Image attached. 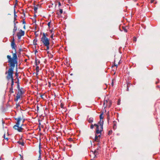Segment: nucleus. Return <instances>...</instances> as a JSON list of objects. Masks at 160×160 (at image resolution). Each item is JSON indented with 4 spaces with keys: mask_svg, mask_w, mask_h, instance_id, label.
Instances as JSON below:
<instances>
[{
    "mask_svg": "<svg viewBox=\"0 0 160 160\" xmlns=\"http://www.w3.org/2000/svg\"><path fill=\"white\" fill-rule=\"evenodd\" d=\"M7 58L10 65L8 71V75L7 76V78L8 80L11 78V80H12V79H14L13 78V69L15 67V64L17 63L18 61H17V59L15 58L14 57L13 58H11V56L9 55L7 56Z\"/></svg>",
    "mask_w": 160,
    "mask_h": 160,
    "instance_id": "1",
    "label": "nucleus"
},
{
    "mask_svg": "<svg viewBox=\"0 0 160 160\" xmlns=\"http://www.w3.org/2000/svg\"><path fill=\"white\" fill-rule=\"evenodd\" d=\"M11 46L12 49H13L15 50V52L14 53H13V52H12V58H15L17 59V61H18V58L17 55V52H16V45L14 42V37L13 38L12 41L11 42Z\"/></svg>",
    "mask_w": 160,
    "mask_h": 160,
    "instance_id": "2",
    "label": "nucleus"
},
{
    "mask_svg": "<svg viewBox=\"0 0 160 160\" xmlns=\"http://www.w3.org/2000/svg\"><path fill=\"white\" fill-rule=\"evenodd\" d=\"M41 40L43 43L44 46L50 44L49 39L46 37V34L44 33H43Z\"/></svg>",
    "mask_w": 160,
    "mask_h": 160,
    "instance_id": "3",
    "label": "nucleus"
},
{
    "mask_svg": "<svg viewBox=\"0 0 160 160\" xmlns=\"http://www.w3.org/2000/svg\"><path fill=\"white\" fill-rule=\"evenodd\" d=\"M98 136L97 135V134H95V136L94 139V141L95 142H98V145H99V142H100L99 139L101 138V134H99Z\"/></svg>",
    "mask_w": 160,
    "mask_h": 160,
    "instance_id": "4",
    "label": "nucleus"
},
{
    "mask_svg": "<svg viewBox=\"0 0 160 160\" xmlns=\"http://www.w3.org/2000/svg\"><path fill=\"white\" fill-rule=\"evenodd\" d=\"M21 119V118L20 117H19L17 118H15V120L17 121V122L16 123V124L13 127V128H16L18 126H19Z\"/></svg>",
    "mask_w": 160,
    "mask_h": 160,
    "instance_id": "5",
    "label": "nucleus"
},
{
    "mask_svg": "<svg viewBox=\"0 0 160 160\" xmlns=\"http://www.w3.org/2000/svg\"><path fill=\"white\" fill-rule=\"evenodd\" d=\"M104 121L103 120H100L98 124H99V126H100V130L103 131V124Z\"/></svg>",
    "mask_w": 160,
    "mask_h": 160,
    "instance_id": "6",
    "label": "nucleus"
},
{
    "mask_svg": "<svg viewBox=\"0 0 160 160\" xmlns=\"http://www.w3.org/2000/svg\"><path fill=\"white\" fill-rule=\"evenodd\" d=\"M41 143H40L39 145V156L38 157V160H41Z\"/></svg>",
    "mask_w": 160,
    "mask_h": 160,
    "instance_id": "7",
    "label": "nucleus"
},
{
    "mask_svg": "<svg viewBox=\"0 0 160 160\" xmlns=\"http://www.w3.org/2000/svg\"><path fill=\"white\" fill-rule=\"evenodd\" d=\"M102 131L101 130H99V128L98 127L96 128V132H95V134H101V132Z\"/></svg>",
    "mask_w": 160,
    "mask_h": 160,
    "instance_id": "8",
    "label": "nucleus"
},
{
    "mask_svg": "<svg viewBox=\"0 0 160 160\" xmlns=\"http://www.w3.org/2000/svg\"><path fill=\"white\" fill-rule=\"evenodd\" d=\"M14 28L13 29V35H14L15 33V32L17 30V27L16 26V23H15V22H14Z\"/></svg>",
    "mask_w": 160,
    "mask_h": 160,
    "instance_id": "9",
    "label": "nucleus"
},
{
    "mask_svg": "<svg viewBox=\"0 0 160 160\" xmlns=\"http://www.w3.org/2000/svg\"><path fill=\"white\" fill-rule=\"evenodd\" d=\"M15 129L17 130L19 132H21L23 128L21 127L18 126L16 128H14Z\"/></svg>",
    "mask_w": 160,
    "mask_h": 160,
    "instance_id": "10",
    "label": "nucleus"
},
{
    "mask_svg": "<svg viewBox=\"0 0 160 160\" xmlns=\"http://www.w3.org/2000/svg\"><path fill=\"white\" fill-rule=\"evenodd\" d=\"M40 62V60L39 59H37V58H36L35 59V64L36 66L38 65Z\"/></svg>",
    "mask_w": 160,
    "mask_h": 160,
    "instance_id": "11",
    "label": "nucleus"
},
{
    "mask_svg": "<svg viewBox=\"0 0 160 160\" xmlns=\"http://www.w3.org/2000/svg\"><path fill=\"white\" fill-rule=\"evenodd\" d=\"M18 34H19L20 35L23 36L25 34L24 31L22 30L21 29L20 31V32L17 33Z\"/></svg>",
    "mask_w": 160,
    "mask_h": 160,
    "instance_id": "12",
    "label": "nucleus"
},
{
    "mask_svg": "<svg viewBox=\"0 0 160 160\" xmlns=\"http://www.w3.org/2000/svg\"><path fill=\"white\" fill-rule=\"evenodd\" d=\"M14 22H15L16 20H17V16L16 15V12L15 11V9H14Z\"/></svg>",
    "mask_w": 160,
    "mask_h": 160,
    "instance_id": "13",
    "label": "nucleus"
},
{
    "mask_svg": "<svg viewBox=\"0 0 160 160\" xmlns=\"http://www.w3.org/2000/svg\"><path fill=\"white\" fill-rule=\"evenodd\" d=\"M108 103V101L107 100H104L103 103V106L105 108L107 106V104Z\"/></svg>",
    "mask_w": 160,
    "mask_h": 160,
    "instance_id": "14",
    "label": "nucleus"
},
{
    "mask_svg": "<svg viewBox=\"0 0 160 160\" xmlns=\"http://www.w3.org/2000/svg\"><path fill=\"white\" fill-rule=\"evenodd\" d=\"M88 121L89 123L92 122H93V118H89L88 120Z\"/></svg>",
    "mask_w": 160,
    "mask_h": 160,
    "instance_id": "15",
    "label": "nucleus"
},
{
    "mask_svg": "<svg viewBox=\"0 0 160 160\" xmlns=\"http://www.w3.org/2000/svg\"><path fill=\"white\" fill-rule=\"evenodd\" d=\"M18 94L22 95L23 94V92L22 91V90L21 89L18 90Z\"/></svg>",
    "mask_w": 160,
    "mask_h": 160,
    "instance_id": "16",
    "label": "nucleus"
},
{
    "mask_svg": "<svg viewBox=\"0 0 160 160\" xmlns=\"http://www.w3.org/2000/svg\"><path fill=\"white\" fill-rule=\"evenodd\" d=\"M37 39L36 38L35 39L33 40V44L34 45H37Z\"/></svg>",
    "mask_w": 160,
    "mask_h": 160,
    "instance_id": "17",
    "label": "nucleus"
},
{
    "mask_svg": "<svg viewBox=\"0 0 160 160\" xmlns=\"http://www.w3.org/2000/svg\"><path fill=\"white\" fill-rule=\"evenodd\" d=\"M17 143L19 144L22 145V146H23L24 145V142H21L20 141H18L17 142Z\"/></svg>",
    "mask_w": 160,
    "mask_h": 160,
    "instance_id": "18",
    "label": "nucleus"
},
{
    "mask_svg": "<svg viewBox=\"0 0 160 160\" xmlns=\"http://www.w3.org/2000/svg\"><path fill=\"white\" fill-rule=\"evenodd\" d=\"M9 92L11 93H13L14 92L13 91V88H10L9 89Z\"/></svg>",
    "mask_w": 160,
    "mask_h": 160,
    "instance_id": "19",
    "label": "nucleus"
},
{
    "mask_svg": "<svg viewBox=\"0 0 160 160\" xmlns=\"http://www.w3.org/2000/svg\"><path fill=\"white\" fill-rule=\"evenodd\" d=\"M38 9V7L37 6H34V10L35 12H37V11Z\"/></svg>",
    "mask_w": 160,
    "mask_h": 160,
    "instance_id": "20",
    "label": "nucleus"
},
{
    "mask_svg": "<svg viewBox=\"0 0 160 160\" xmlns=\"http://www.w3.org/2000/svg\"><path fill=\"white\" fill-rule=\"evenodd\" d=\"M14 79H12V80H11V88H13V85H14Z\"/></svg>",
    "mask_w": 160,
    "mask_h": 160,
    "instance_id": "21",
    "label": "nucleus"
},
{
    "mask_svg": "<svg viewBox=\"0 0 160 160\" xmlns=\"http://www.w3.org/2000/svg\"><path fill=\"white\" fill-rule=\"evenodd\" d=\"M99 118H100V120H101L103 118V113H101L100 115Z\"/></svg>",
    "mask_w": 160,
    "mask_h": 160,
    "instance_id": "22",
    "label": "nucleus"
},
{
    "mask_svg": "<svg viewBox=\"0 0 160 160\" xmlns=\"http://www.w3.org/2000/svg\"><path fill=\"white\" fill-rule=\"evenodd\" d=\"M46 47V50H48L50 48V44L46 45L44 46Z\"/></svg>",
    "mask_w": 160,
    "mask_h": 160,
    "instance_id": "23",
    "label": "nucleus"
},
{
    "mask_svg": "<svg viewBox=\"0 0 160 160\" xmlns=\"http://www.w3.org/2000/svg\"><path fill=\"white\" fill-rule=\"evenodd\" d=\"M39 67L38 65L36 66V72H39Z\"/></svg>",
    "mask_w": 160,
    "mask_h": 160,
    "instance_id": "24",
    "label": "nucleus"
},
{
    "mask_svg": "<svg viewBox=\"0 0 160 160\" xmlns=\"http://www.w3.org/2000/svg\"><path fill=\"white\" fill-rule=\"evenodd\" d=\"M98 153V152L97 150L96 149L95 150V151L94 152V153H93V154H94V157H96V154L97 153Z\"/></svg>",
    "mask_w": 160,
    "mask_h": 160,
    "instance_id": "25",
    "label": "nucleus"
},
{
    "mask_svg": "<svg viewBox=\"0 0 160 160\" xmlns=\"http://www.w3.org/2000/svg\"><path fill=\"white\" fill-rule=\"evenodd\" d=\"M21 96V95H20L19 94H17V96H16V98H17V99H19L20 98V97Z\"/></svg>",
    "mask_w": 160,
    "mask_h": 160,
    "instance_id": "26",
    "label": "nucleus"
},
{
    "mask_svg": "<svg viewBox=\"0 0 160 160\" xmlns=\"http://www.w3.org/2000/svg\"><path fill=\"white\" fill-rule=\"evenodd\" d=\"M122 28H123V30L125 32H127V30L126 28V27H123Z\"/></svg>",
    "mask_w": 160,
    "mask_h": 160,
    "instance_id": "27",
    "label": "nucleus"
},
{
    "mask_svg": "<svg viewBox=\"0 0 160 160\" xmlns=\"http://www.w3.org/2000/svg\"><path fill=\"white\" fill-rule=\"evenodd\" d=\"M112 101H110L109 102V105H108V107L109 108H110L112 105Z\"/></svg>",
    "mask_w": 160,
    "mask_h": 160,
    "instance_id": "28",
    "label": "nucleus"
},
{
    "mask_svg": "<svg viewBox=\"0 0 160 160\" xmlns=\"http://www.w3.org/2000/svg\"><path fill=\"white\" fill-rule=\"evenodd\" d=\"M17 36L18 37V39H20L21 38V37L22 36L20 35L19 34H17Z\"/></svg>",
    "mask_w": 160,
    "mask_h": 160,
    "instance_id": "29",
    "label": "nucleus"
},
{
    "mask_svg": "<svg viewBox=\"0 0 160 160\" xmlns=\"http://www.w3.org/2000/svg\"><path fill=\"white\" fill-rule=\"evenodd\" d=\"M93 125H94V126L96 127V128H97L98 127V128H99V125H98V124H94Z\"/></svg>",
    "mask_w": 160,
    "mask_h": 160,
    "instance_id": "30",
    "label": "nucleus"
},
{
    "mask_svg": "<svg viewBox=\"0 0 160 160\" xmlns=\"http://www.w3.org/2000/svg\"><path fill=\"white\" fill-rule=\"evenodd\" d=\"M16 78L17 79L18 81H16V82H15L16 83H17V84H19V79L18 78V77H17Z\"/></svg>",
    "mask_w": 160,
    "mask_h": 160,
    "instance_id": "31",
    "label": "nucleus"
},
{
    "mask_svg": "<svg viewBox=\"0 0 160 160\" xmlns=\"http://www.w3.org/2000/svg\"><path fill=\"white\" fill-rule=\"evenodd\" d=\"M60 107L61 108H64V104L61 103L60 105Z\"/></svg>",
    "mask_w": 160,
    "mask_h": 160,
    "instance_id": "32",
    "label": "nucleus"
},
{
    "mask_svg": "<svg viewBox=\"0 0 160 160\" xmlns=\"http://www.w3.org/2000/svg\"><path fill=\"white\" fill-rule=\"evenodd\" d=\"M59 12L60 14H62L63 12V10L62 9H59Z\"/></svg>",
    "mask_w": 160,
    "mask_h": 160,
    "instance_id": "33",
    "label": "nucleus"
},
{
    "mask_svg": "<svg viewBox=\"0 0 160 160\" xmlns=\"http://www.w3.org/2000/svg\"><path fill=\"white\" fill-rule=\"evenodd\" d=\"M17 88H18V90L21 89V88H20V87L19 84H17Z\"/></svg>",
    "mask_w": 160,
    "mask_h": 160,
    "instance_id": "34",
    "label": "nucleus"
},
{
    "mask_svg": "<svg viewBox=\"0 0 160 160\" xmlns=\"http://www.w3.org/2000/svg\"><path fill=\"white\" fill-rule=\"evenodd\" d=\"M53 33L50 36V38L52 39H53Z\"/></svg>",
    "mask_w": 160,
    "mask_h": 160,
    "instance_id": "35",
    "label": "nucleus"
},
{
    "mask_svg": "<svg viewBox=\"0 0 160 160\" xmlns=\"http://www.w3.org/2000/svg\"><path fill=\"white\" fill-rule=\"evenodd\" d=\"M133 40L134 42H136V41H137V38L136 37H134V38H133Z\"/></svg>",
    "mask_w": 160,
    "mask_h": 160,
    "instance_id": "36",
    "label": "nucleus"
},
{
    "mask_svg": "<svg viewBox=\"0 0 160 160\" xmlns=\"http://www.w3.org/2000/svg\"><path fill=\"white\" fill-rule=\"evenodd\" d=\"M93 127H94V125H93V124H91V126H90V128L92 129H93Z\"/></svg>",
    "mask_w": 160,
    "mask_h": 160,
    "instance_id": "37",
    "label": "nucleus"
},
{
    "mask_svg": "<svg viewBox=\"0 0 160 160\" xmlns=\"http://www.w3.org/2000/svg\"><path fill=\"white\" fill-rule=\"evenodd\" d=\"M101 148V147L100 146H99L97 148V149H96L98 151V150H100V149Z\"/></svg>",
    "mask_w": 160,
    "mask_h": 160,
    "instance_id": "38",
    "label": "nucleus"
},
{
    "mask_svg": "<svg viewBox=\"0 0 160 160\" xmlns=\"http://www.w3.org/2000/svg\"><path fill=\"white\" fill-rule=\"evenodd\" d=\"M112 130H109V131H108V134H111V133L112 132Z\"/></svg>",
    "mask_w": 160,
    "mask_h": 160,
    "instance_id": "39",
    "label": "nucleus"
},
{
    "mask_svg": "<svg viewBox=\"0 0 160 160\" xmlns=\"http://www.w3.org/2000/svg\"><path fill=\"white\" fill-rule=\"evenodd\" d=\"M20 159L21 160H22L23 159V156H22L21 155H20Z\"/></svg>",
    "mask_w": 160,
    "mask_h": 160,
    "instance_id": "40",
    "label": "nucleus"
},
{
    "mask_svg": "<svg viewBox=\"0 0 160 160\" xmlns=\"http://www.w3.org/2000/svg\"><path fill=\"white\" fill-rule=\"evenodd\" d=\"M109 119H110L109 117V116H108V118H107V120H108V123H109Z\"/></svg>",
    "mask_w": 160,
    "mask_h": 160,
    "instance_id": "41",
    "label": "nucleus"
},
{
    "mask_svg": "<svg viewBox=\"0 0 160 160\" xmlns=\"http://www.w3.org/2000/svg\"><path fill=\"white\" fill-rule=\"evenodd\" d=\"M50 23H51V22H48V27H49L50 25Z\"/></svg>",
    "mask_w": 160,
    "mask_h": 160,
    "instance_id": "42",
    "label": "nucleus"
},
{
    "mask_svg": "<svg viewBox=\"0 0 160 160\" xmlns=\"http://www.w3.org/2000/svg\"><path fill=\"white\" fill-rule=\"evenodd\" d=\"M116 127V125L115 124H114L113 126V128L115 129Z\"/></svg>",
    "mask_w": 160,
    "mask_h": 160,
    "instance_id": "43",
    "label": "nucleus"
},
{
    "mask_svg": "<svg viewBox=\"0 0 160 160\" xmlns=\"http://www.w3.org/2000/svg\"><path fill=\"white\" fill-rule=\"evenodd\" d=\"M58 6L59 7H60V6H61V3L60 2H58Z\"/></svg>",
    "mask_w": 160,
    "mask_h": 160,
    "instance_id": "44",
    "label": "nucleus"
},
{
    "mask_svg": "<svg viewBox=\"0 0 160 160\" xmlns=\"http://www.w3.org/2000/svg\"><path fill=\"white\" fill-rule=\"evenodd\" d=\"M22 23L23 24H25L26 23V22L24 19H23V21H22Z\"/></svg>",
    "mask_w": 160,
    "mask_h": 160,
    "instance_id": "45",
    "label": "nucleus"
},
{
    "mask_svg": "<svg viewBox=\"0 0 160 160\" xmlns=\"http://www.w3.org/2000/svg\"><path fill=\"white\" fill-rule=\"evenodd\" d=\"M18 100V98L17 99V98H15V99L14 100H15V101H17Z\"/></svg>",
    "mask_w": 160,
    "mask_h": 160,
    "instance_id": "46",
    "label": "nucleus"
},
{
    "mask_svg": "<svg viewBox=\"0 0 160 160\" xmlns=\"http://www.w3.org/2000/svg\"><path fill=\"white\" fill-rule=\"evenodd\" d=\"M117 104H118V105H120V101H118Z\"/></svg>",
    "mask_w": 160,
    "mask_h": 160,
    "instance_id": "47",
    "label": "nucleus"
},
{
    "mask_svg": "<svg viewBox=\"0 0 160 160\" xmlns=\"http://www.w3.org/2000/svg\"><path fill=\"white\" fill-rule=\"evenodd\" d=\"M127 91H128V90H129L128 87V85H127Z\"/></svg>",
    "mask_w": 160,
    "mask_h": 160,
    "instance_id": "48",
    "label": "nucleus"
},
{
    "mask_svg": "<svg viewBox=\"0 0 160 160\" xmlns=\"http://www.w3.org/2000/svg\"><path fill=\"white\" fill-rule=\"evenodd\" d=\"M3 138H5V134H4L3 135Z\"/></svg>",
    "mask_w": 160,
    "mask_h": 160,
    "instance_id": "49",
    "label": "nucleus"
},
{
    "mask_svg": "<svg viewBox=\"0 0 160 160\" xmlns=\"http://www.w3.org/2000/svg\"><path fill=\"white\" fill-rule=\"evenodd\" d=\"M39 109V107L38 106H37V110L38 111V110Z\"/></svg>",
    "mask_w": 160,
    "mask_h": 160,
    "instance_id": "50",
    "label": "nucleus"
},
{
    "mask_svg": "<svg viewBox=\"0 0 160 160\" xmlns=\"http://www.w3.org/2000/svg\"><path fill=\"white\" fill-rule=\"evenodd\" d=\"M25 121V119L24 118L23 119L22 122V123H23Z\"/></svg>",
    "mask_w": 160,
    "mask_h": 160,
    "instance_id": "51",
    "label": "nucleus"
},
{
    "mask_svg": "<svg viewBox=\"0 0 160 160\" xmlns=\"http://www.w3.org/2000/svg\"><path fill=\"white\" fill-rule=\"evenodd\" d=\"M38 52V51H37V50H36L35 51V53L36 54V52Z\"/></svg>",
    "mask_w": 160,
    "mask_h": 160,
    "instance_id": "52",
    "label": "nucleus"
},
{
    "mask_svg": "<svg viewBox=\"0 0 160 160\" xmlns=\"http://www.w3.org/2000/svg\"><path fill=\"white\" fill-rule=\"evenodd\" d=\"M5 139H6L7 141L8 140V138H5Z\"/></svg>",
    "mask_w": 160,
    "mask_h": 160,
    "instance_id": "53",
    "label": "nucleus"
},
{
    "mask_svg": "<svg viewBox=\"0 0 160 160\" xmlns=\"http://www.w3.org/2000/svg\"><path fill=\"white\" fill-rule=\"evenodd\" d=\"M43 96V95H41V96H40L42 98H42V97Z\"/></svg>",
    "mask_w": 160,
    "mask_h": 160,
    "instance_id": "54",
    "label": "nucleus"
},
{
    "mask_svg": "<svg viewBox=\"0 0 160 160\" xmlns=\"http://www.w3.org/2000/svg\"><path fill=\"white\" fill-rule=\"evenodd\" d=\"M112 86H113V82H112Z\"/></svg>",
    "mask_w": 160,
    "mask_h": 160,
    "instance_id": "55",
    "label": "nucleus"
},
{
    "mask_svg": "<svg viewBox=\"0 0 160 160\" xmlns=\"http://www.w3.org/2000/svg\"><path fill=\"white\" fill-rule=\"evenodd\" d=\"M45 34H46V37H47V36H48V34L47 33H45Z\"/></svg>",
    "mask_w": 160,
    "mask_h": 160,
    "instance_id": "56",
    "label": "nucleus"
},
{
    "mask_svg": "<svg viewBox=\"0 0 160 160\" xmlns=\"http://www.w3.org/2000/svg\"><path fill=\"white\" fill-rule=\"evenodd\" d=\"M23 28H24V29H25V25H24V26H23Z\"/></svg>",
    "mask_w": 160,
    "mask_h": 160,
    "instance_id": "57",
    "label": "nucleus"
},
{
    "mask_svg": "<svg viewBox=\"0 0 160 160\" xmlns=\"http://www.w3.org/2000/svg\"><path fill=\"white\" fill-rule=\"evenodd\" d=\"M115 65V66H116V67H117L118 66V65Z\"/></svg>",
    "mask_w": 160,
    "mask_h": 160,
    "instance_id": "58",
    "label": "nucleus"
},
{
    "mask_svg": "<svg viewBox=\"0 0 160 160\" xmlns=\"http://www.w3.org/2000/svg\"><path fill=\"white\" fill-rule=\"evenodd\" d=\"M50 31H51V33H52V32H53V31H52V30H50Z\"/></svg>",
    "mask_w": 160,
    "mask_h": 160,
    "instance_id": "59",
    "label": "nucleus"
},
{
    "mask_svg": "<svg viewBox=\"0 0 160 160\" xmlns=\"http://www.w3.org/2000/svg\"><path fill=\"white\" fill-rule=\"evenodd\" d=\"M23 124H22V125H21V127H22V126H23Z\"/></svg>",
    "mask_w": 160,
    "mask_h": 160,
    "instance_id": "60",
    "label": "nucleus"
},
{
    "mask_svg": "<svg viewBox=\"0 0 160 160\" xmlns=\"http://www.w3.org/2000/svg\"><path fill=\"white\" fill-rule=\"evenodd\" d=\"M15 23H16H16H18V22H15Z\"/></svg>",
    "mask_w": 160,
    "mask_h": 160,
    "instance_id": "61",
    "label": "nucleus"
},
{
    "mask_svg": "<svg viewBox=\"0 0 160 160\" xmlns=\"http://www.w3.org/2000/svg\"><path fill=\"white\" fill-rule=\"evenodd\" d=\"M151 3H152L153 2L152 0H151Z\"/></svg>",
    "mask_w": 160,
    "mask_h": 160,
    "instance_id": "62",
    "label": "nucleus"
},
{
    "mask_svg": "<svg viewBox=\"0 0 160 160\" xmlns=\"http://www.w3.org/2000/svg\"><path fill=\"white\" fill-rule=\"evenodd\" d=\"M158 82H156V84H157Z\"/></svg>",
    "mask_w": 160,
    "mask_h": 160,
    "instance_id": "63",
    "label": "nucleus"
},
{
    "mask_svg": "<svg viewBox=\"0 0 160 160\" xmlns=\"http://www.w3.org/2000/svg\"><path fill=\"white\" fill-rule=\"evenodd\" d=\"M16 76H17L18 75V73H16Z\"/></svg>",
    "mask_w": 160,
    "mask_h": 160,
    "instance_id": "64",
    "label": "nucleus"
}]
</instances>
